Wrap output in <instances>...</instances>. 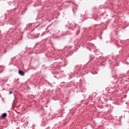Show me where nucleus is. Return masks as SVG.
<instances>
[{
    "instance_id": "f257e3e1",
    "label": "nucleus",
    "mask_w": 129,
    "mask_h": 129,
    "mask_svg": "<svg viewBox=\"0 0 129 129\" xmlns=\"http://www.w3.org/2000/svg\"><path fill=\"white\" fill-rule=\"evenodd\" d=\"M19 74L22 76H24V75H25V73L21 70L19 71Z\"/></svg>"
},
{
    "instance_id": "f03ea898",
    "label": "nucleus",
    "mask_w": 129,
    "mask_h": 129,
    "mask_svg": "<svg viewBox=\"0 0 129 129\" xmlns=\"http://www.w3.org/2000/svg\"><path fill=\"white\" fill-rule=\"evenodd\" d=\"M7 113H3L2 115V118H5L7 117Z\"/></svg>"
},
{
    "instance_id": "7ed1b4c3",
    "label": "nucleus",
    "mask_w": 129,
    "mask_h": 129,
    "mask_svg": "<svg viewBox=\"0 0 129 129\" xmlns=\"http://www.w3.org/2000/svg\"><path fill=\"white\" fill-rule=\"evenodd\" d=\"M12 93H13V92L12 91H10V94H12Z\"/></svg>"
}]
</instances>
